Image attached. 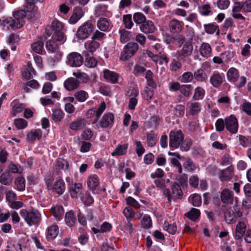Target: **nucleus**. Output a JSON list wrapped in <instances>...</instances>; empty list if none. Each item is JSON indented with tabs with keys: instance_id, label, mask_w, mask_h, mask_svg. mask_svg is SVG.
<instances>
[{
	"instance_id": "obj_32",
	"label": "nucleus",
	"mask_w": 251,
	"mask_h": 251,
	"mask_svg": "<svg viewBox=\"0 0 251 251\" xmlns=\"http://www.w3.org/2000/svg\"><path fill=\"white\" fill-rule=\"evenodd\" d=\"M64 87L68 91H72L79 86V82L74 77H70L64 83Z\"/></svg>"
},
{
	"instance_id": "obj_42",
	"label": "nucleus",
	"mask_w": 251,
	"mask_h": 251,
	"mask_svg": "<svg viewBox=\"0 0 251 251\" xmlns=\"http://www.w3.org/2000/svg\"><path fill=\"white\" fill-rule=\"evenodd\" d=\"M73 75L76 77V80L80 83H86L89 80L88 75L85 73L80 72H74Z\"/></svg>"
},
{
	"instance_id": "obj_10",
	"label": "nucleus",
	"mask_w": 251,
	"mask_h": 251,
	"mask_svg": "<svg viewBox=\"0 0 251 251\" xmlns=\"http://www.w3.org/2000/svg\"><path fill=\"white\" fill-rule=\"evenodd\" d=\"M53 39L48 40L46 47L49 51L55 54L54 61H59L62 58V53L60 51L58 44Z\"/></svg>"
},
{
	"instance_id": "obj_23",
	"label": "nucleus",
	"mask_w": 251,
	"mask_h": 251,
	"mask_svg": "<svg viewBox=\"0 0 251 251\" xmlns=\"http://www.w3.org/2000/svg\"><path fill=\"white\" fill-rule=\"evenodd\" d=\"M221 200L224 203H232L233 201V194L232 192L228 189H224L221 193Z\"/></svg>"
},
{
	"instance_id": "obj_2",
	"label": "nucleus",
	"mask_w": 251,
	"mask_h": 251,
	"mask_svg": "<svg viewBox=\"0 0 251 251\" xmlns=\"http://www.w3.org/2000/svg\"><path fill=\"white\" fill-rule=\"evenodd\" d=\"M66 29L63 24L58 20H54L50 25H48L45 29L46 34L48 36L52 35V39L57 41L66 40L65 34Z\"/></svg>"
},
{
	"instance_id": "obj_59",
	"label": "nucleus",
	"mask_w": 251,
	"mask_h": 251,
	"mask_svg": "<svg viewBox=\"0 0 251 251\" xmlns=\"http://www.w3.org/2000/svg\"><path fill=\"white\" fill-rule=\"evenodd\" d=\"M157 137L153 133H148L147 136V141L148 146L152 147L155 145L157 142Z\"/></svg>"
},
{
	"instance_id": "obj_19",
	"label": "nucleus",
	"mask_w": 251,
	"mask_h": 251,
	"mask_svg": "<svg viewBox=\"0 0 251 251\" xmlns=\"http://www.w3.org/2000/svg\"><path fill=\"white\" fill-rule=\"evenodd\" d=\"M22 76L26 79H30L37 75L36 72L32 67V64L28 62L27 65L23 67L22 71Z\"/></svg>"
},
{
	"instance_id": "obj_1",
	"label": "nucleus",
	"mask_w": 251,
	"mask_h": 251,
	"mask_svg": "<svg viewBox=\"0 0 251 251\" xmlns=\"http://www.w3.org/2000/svg\"><path fill=\"white\" fill-rule=\"evenodd\" d=\"M26 16L25 10H21L13 13V17L0 19V25L3 29H16L22 27L25 24V18Z\"/></svg>"
},
{
	"instance_id": "obj_30",
	"label": "nucleus",
	"mask_w": 251,
	"mask_h": 251,
	"mask_svg": "<svg viewBox=\"0 0 251 251\" xmlns=\"http://www.w3.org/2000/svg\"><path fill=\"white\" fill-rule=\"evenodd\" d=\"M87 183L89 189L91 190L93 193H94L97 187L99 184V179L98 176L95 175L90 176L88 178Z\"/></svg>"
},
{
	"instance_id": "obj_33",
	"label": "nucleus",
	"mask_w": 251,
	"mask_h": 251,
	"mask_svg": "<svg viewBox=\"0 0 251 251\" xmlns=\"http://www.w3.org/2000/svg\"><path fill=\"white\" fill-rule=\"evenodd\" d=\"M195 79L199 82L205 81L207 79V75L204 70L200 68L195 71L194 73Z\"/></svg>"
},
{
	"instance_id": "obj_55",
	"label": "nucleus",
	"mask_w": 251,
	"mask_h": 251,
	"mask_svg": "<svg viewBox=\"0 0 251 251\" xmlns=\"http://www.w3.org/2000/svg\"><path fill=\"white\" fill-rule=\"evenodd\" d=\"M120 34V41L123 43L128 42L130 38V33L129 31L125 29H122L119 31Z\"/></svg>"
},
{
	"instance_id": "obj_40",
	"label": "nucleus",
	"mask_w": 251,
	"mask_h": 251,
	"mask_svg": "<svg viewBox=\"0 0 251 251\" xmlns=\"http://www.w3.org/2000/svg\"><path fill=\"white\" fill-rule=\"evenodd\" d=\"M238 138L239 145L244 148H247L251 146V137L249 136H244L239 135L237 136Z\"/></svg>"
},
{
	"instance_id": "obj_47",
	"label": "nucleus",
	"mask_w": 251,
	"mask_h": 251,
	"mask_svg": "<svg viewBox=\"0 0 251 251\" xmlns=\"http://www.w3.org/2000/svg\"><path fill=\"white\" fill-rule=\"evenodd\" d=\"M205 92L204 89L201 87H197L194 90L193 99L195 100H201L203 99L205 96Z\"/></svg>"
},
{
	"instance_id": "obj_24",
	"label": "nucleus",
	"mask_w": 251,
	"mask_h": 251,
	"mask_svg": "<svg viewBox=\"0 0 251 251\" xmlns=\"http://www.w3.org/2000/svg\"><path fill=\"white\" fill-rule=\"evenodd\" d=\"M11 105L12 110L10 114L12 117H15L17 114L21 113L25 107L24 103L20 102L18 100H14L11 102Z\"/></svg>"
},
{
	"instance_id": "obj_62",
	"label": "nucleus",
	"mask_w": 251,
	"mask_h": 251,
	"mask_svg": "<svg viewBox=\"0 0 251 251\" xmlns=\"http://www.w3.org/2000/svg\"><path fill=\"white\" fill-rule=\"evenodd\" d=\"M123 21L125 26L126 28L131 29L133 25L131 15L130 14L124 15L123 17Z\"/></svg>"
},
{
	"instance_id": "obj_37",
	"label": "nucleus",
	"mask_w": 251,
	"mask_h": 251,
	"mask_svg": "<svg viewBox=\"0 0 251 251\" xmlns=\"http://www.w3.org/2000/svg\"><path fill=\"white\" fill-rule=\"evenodd\" d=\"M65 222L66 225L69 227L74 226L76 222V218L73 211H70L66 213Z\"/></svg>"
},
{
	"instance_id": "obj_6",
	"label": "nucleus",
	"mask_w": 251,
	"mask_h": 251,
	"mask_svg": "<svg viewBox=\"0 0 251 251\" xmlns=\"http://www.w3.org/2000/svg\"><path fill=\"white\" fill-rule=\"evenodd\" d=\"M184 136L180 130H171L169 134V146L171 150L177 149L183 141Z\"/></svg>"
},
{
	"instance_id": "obj_35",
	"label": "nucleus",
	"mask_w": 251,
	"mask_h": 251,
	"mask_svg": "<svg viewBox=\"0 0 251 251\" xmlns=\"http://www.w3.org/2000/svg\"><path fill=\"white\" fill-rule=\"evenodd\" d=\"M127 144L118 145L114 152L111 153L112 156H121L126 154L128 148Z\"/></svg>"
},
{
	"instance_id": "obj_12",
	"label": "nucleus",
	"mask_w": 251,
	"mask_h": 251,
	"mask_svg": "<svg viewBox=\"0 0 251 251\" xmlns=\"http://www.w3.org/2000/svg\"><path fill=\"white\" fill-rule=\"evenodd\" d=\"M247 220H240L238 221L235 226L234 238L236 240H241L247 231Z\"/></svg>"
},
{
	"instance_id": "obj_36",
	"label": "nucleus",
	"mask_w": 251,
	"mask_h": 251,
	"mask_svg": "<svg viewBox=\"0 0 251 251\" xmlns=\"http://www.w3.org/2000/svg\"><path fill=\"white\" fill-rule=\"evenodd\" d=\"M97 27L102 31H107L110 27V24L107 19L100 18L97 22Z\"/></svg>"
},
{
	"instance_id": "obj_39",
	"label": "nucleus",
	"mask_w": 251,
	"mask_h": 251,
	"mask_svg": "<svg viewBox=\"0 0 251 251\" xmlns=\"http://www.w3.org/2000/svg\"><path fill=\"white\" fill-rule=\"evenodd\" d=\"M52 114L51 115L52 119L55 122L61 121L64 117L63 111L59 108L52 109Z\"/></svg>"
},
{
	"instance_id": "obj_18",
	"label": "nucleus",
	"mask_w": 251,
	"mask_h": 251,
	"mask_svg": "<svg viewBox=\"0 0 251 251\" xmlns=\"http://www.w3.org/2000/svg\"><path fill=\"white\" fill-rule=\"evenodd\" d=\"M140 30L145 34L153 33L156 30L155 25L151 20H146L139 25Z\"/></svg>"
},
{
	"instance_id": "obj_54",
	"label": "nucleus",
	"mask_w": 251,
	"mask_h": 251,
	"mask_svg": "<svg viewBox=\"0 0 251 251\" xmlns=\"http://www.w3.org/2000/svg\"><path fill=\"white\" fill-rule=\"evenodd\" d=\"M133 20L136 24L141 25L146 21V16L142 13L136 12L133 15Z\"/></svg>"
},
{
	"instance_id": "obj_11",
	"label": "nucleus",
	"mask_w": 251,
	"mask_h": 251,
	"mask_svg": "<svg viewBox=\"0 0 251 251\" xmlns=\"http://www.w3.org/2000/svg\"><path fill=\"white\" fill-rule=\"evenodd\" d=\"M86 8L81 6H76L73 10L72 14L68 19L70 24H75L84 15Z\"/></svg>"
},
{
	"instance_id": "obj_28",
	"label": "nucleus",
	"mask_w": 251,
	"mask_h": 251,
	"mask_svg": "<svg viewBox=\"0 0 251 251\" xmlns=\"http://www.w3.org/2000/svg\"><path fill=\"white\" fill-rule=\"evenodd\" d=\"M201 55L204 58H208L211 56L212 49L211 46L208 43H202L199 49Z\"/></svg>"
},
{
	"instance_id": "obj_25",
	"label": "nucleus",
	"mask_w": 251,
	"mask_h": 251,
	"mask_svg": "<svg viewBox=\"0 0 251 251\" xmlns=\"http://www.w3.org/2000/svg\"><path fill=\"white\" fill-rule=\"evenodd\" d=\"M234 169L232 166H229L226 169L221 170L219 174V177L221 181L228 180L232 178Z\"/></svg>"
},
{
	"instance_id": "obj_46",
	"label": "nucleus",
	"mask_w": 251,
	"mask_h": 251,
	"mask_svg": "<svg viewBox=\"0 0 251 251\" xmlns=\"http://www.w3.org/2000/svg\"><path fill=\"white\" fill-rule=\"evenodd\" d=\"M25 180L24 177L19 176L15 180V184L16 186V189L20 191L25 190Z\"/></svg>"
},
{
	"instance_id": "obj_61",
	"label": "nucleus",
	"mask_w": 251,
	"mask_h": 251,
	"mask_svg": "<svg viewBox=\"0 0 251 251\" xmlns=\"http://www.w3.org/2000/svg\"><path fill=\"white\" fill-rule=\"evenodd\" d=\"M14 124L19 129L25 128L27 126V121L22 118L15 119L14 120Z\"/></svg>"
},
{
	"instance_id": "obj_15",
	"label": "nucleus",
	"mask_w": 251,
	"mask_h": 251,
	"mask_svg": "<svg viewBox=\"0 0 251 251\" xmlns=\"http://www.w3.org/2000/svg\"><path fill=\"white\" fill-rule=\"evenodd\" d=\"M225 79V75L223 73H220L215 71L210 77V82L215 88L219 87L223 83Z\"/></svg>"
},
{
	"instance_id": "obj_34",
	"label": "nucleus",
	"mask_w": 251,
	"mask_h": 251,
	"mask_svg": "<svg viewBox=\"0 0 251 251\" xmlns=\"http://www.w3.org/2000/svg\"><path fill=\"white\" fill-rule=\"evenodd\" d=\"M13 179V177L9 171H5L0 176V183L4 185H9Z\"/></svg>"
},
{
	"instance_id": "obj_45",
	"label": "nucleus",
	"mask_w": 251,
	"mask_h": 251,
	"mask_svg": "<svg viewBox=\"0 0 251 251\" xmlns=\"http://www.w3.org/2000/svg\"><path fill=\"white\" fill-rule=\"evenodd\" d=\"M216 130L218 132H222L226 128V117L225 119L222 118L218 119L215 122Z\"/></svg>"
},
{
	"instance_id": "obj_22",
	"label": "nucleus",
	"mask_w": 251,
	"mask_h": 251,
	"mask_svg": "<svg viewBox=\"0 0 251 251\" xmlns=\"http://www.w3.org/2000/svg\"><path fill=\"white\" fill-rule=\"evenodd\" d=\"M59 227L56 224H52L49 226L46 231V237L48 240L55 239L59 233Z\"/></svg>"
},
{
	"instance_id": "obj_14",
	"label": "nucleus",
	"mask_w": 251,
	"mask_h": 251,
	"mask_svg": "<svg viewBox=\"0 0 251 251\" xmlns=\"http://www.w3.org/2000/svg\"><path fill=\"white\" fill-rule=\"evenodd\" d=\"M114 121V115L111 112L106 113L100 119V125L102 128H111L113 125Z\"/></svg>"
},
{
	"instance_id": "obj_63",
	"label": "nucleus",
	"mask_w": 251,
	"mask_h": 251,
	"mask_svg": "<svg viewBox=\"0 0 251 251\" xmlns=\"http://www.w3.org/2000/svg\"><path fill=\"white\" fill-rule=\"evenodd\" d=\"M194 78V74L190 72L184 73L180 77V81L182 82H191Z\"/></svg>"
},
{
	"instance_id": "obj_41",
	"label": "nucleus",
	"mask_w": 251,
	"mask_h": 251,
	"mask_svg": "<svg viewBox=\"0 0 251 251\" xmlns=\"http://www.w3.org/2000/svg\"><path fill=\"white\" fill-rule=\"evenodd\" d=\"M152 76L153 73L151 70H148L146 72L145 77L147 80L148 86L152 88H156L157 86L156 83L153 79Z\"/></svg>"
},
{
	"instance_id": "obj_64",
	"label": "nucleus",
	"mask_w": 251,
	"mask_h": 251,
	"mask_svg": "<svg viewBox=\"0 0 251 251\" xmlns=\"http://www.w3.org/2000/svg\"><path fill=\"white\" fill-rule=\"evenodd\" d=\"M192 89V87L190 84L182 85H181L179 91L182 94L186 97H188L190 96Z\"/></svg>"
},
{
	"instance_id": "obj_53",
	"label": "nucleus",
	"mask_w": 251,
	"mask_h": 251,
	"mask_svg": "<svg viewBox=\"0 0 251 251\" xmlns=\"http://www.w3.org/2000/svg\"><path fill=\"white\" fill-rule=\"evenodd\" d=\"M163 229L164 230L167 231L168 233L171 234H175L177 230V226L176 224H168L167 222H165Z\"/></svg>"
},
{
	"instance_id": "obj_26",
	"label": "nucleus",
	"mask_w": 251,
	"mask_h": 251,
	"mask_svg": "<svg viewBox=\"0 0 251 251\" xmlns=\"http://www.w3.org/2000/svg\"><path fill=\"white\" fill-rule=\"evenodd\" d=\"M51 189L58 195L62 194L65 190V184L64 180L60 178L56 179Z\"/></svg>"
},
{
	"instance_id": "obj_5",
	"label": "nucleus",
	"mask_w": 251,
	"mask_h": 251,
	"mask_svg": "<svg viewBox=\"0 0 251 251\" xmlns=\"http://www.w3.org/2000/svg\"><path fill=\"white\" fill-rule=\"evenodd\" d=\"M171 190L172 191L169 189H166L163 192V195L167 198L166 202L169 204H171L172 200L179 199L182 195L180 186L177 182L174 183Z\"/></svg>"
},
{
	"instance_id": "obj_50",
	"label": "nucleus",
	"mask_w": 251,
	"mask_h": 251,
	"mask_svg": "<svg viewBox=\"0 0 251 251\" xmlns=\"http://www.w3.org/2000/svg\"><path fill=\"white\" fill-rule=\"evenodd\" d=\"M200 211L196 208H193L186 214V216L192 221H196L200 216Z\"/></svg>"
},
{
	"instance_id": "obj_51",
	"label": "nucleus",
	"mask_w": 251,
	"mask_h": 251,
	"mask_svg": "<svg viewBox=\"0 0 251 251\" xmlns=\"http://www.w3.org/2000/svg\"><path fill=\"white\" fill-rule=\"evenodd\" d=\"M31 47L35 52L40 54L43 52L44 44L42 41H38L32 43Z\"/></svg>"
},
{
	"instance_id": "obj_4",
	"label": "nucleus",
	"mask_w": 251,
	"mask_h": 251,
	"mask_svg": "<svg viewBox=\"0 0 251 251\" xmlns=\"http://www.w3.org/2000/svg\"><path fill=\"white\" fill-rule=\"evenodd\" d=\"M94 30V26L90 21H86L78 27L75 34L78 40H84L88 38Z\"/></svg>"
},
{
	"instance_id": "obj_27",
	"label": "nucleus",
	"mask_w": 251,
	"mask_h": 251,
	"mask_svg": "<svg viewBox=\"0 0 251 251\" xmlns=\"http://www.w3.org/2000/svg\"><path fill=\"white\" fill-rule=\"evenodd\" d=\"M82 191V185L80 183H75L71 185L70 193L73 198H77Z\"/></svg>"
},
{
	"instance_id": "obj_20",
	"label": "nucleus",
	"mask_w": 251,
	"mask_h": 251,
	"mask_svg": "<svg viewBox=\"0 0 251 251\" xmlns=\"http://www.w3.org/2000/svg\"><path fill=\"white\" fill-rule=\"evenodd\" d=\"M193 50V47L190 42H185L182 49L177 51L178 57L182 58L191 54Z\"/></svg>"
},
{
	"instance_id": "obj_57",
	"label": "nucleus",
	"mask_w": 251,
	"mask_h": 251,
	"mask_svg": "<svg viewBox=\"0 0 251 251\" xmlns=\"http://www.w3.org/2000/svg\"><path fill=\"white\" fill-rule=\"evenodd\" d=\"M192 145V141L190 139L186 138L184 139L183 141L180 144V149L182 151H188Z\"/></svg>"
},
{
	"instance_id": "obj_3",
	"label": "nucleus",
	"mask_w": 251,
	"mask_h": 251,
	"mask_svg": "<svg viewBox=\"0 0 251 251\" xmlns=\"http://www.w3.org/2000/svg\"><path fill=\"white\" fill-rule=\"evenodd\" d=\"M20 214L29 226L38 224L41 220L40 213L37 209L34 208L29 210L21 209Z\"/></svg>"
},
{
	"instance_id": "obj_44",
	"label": "nucleus",
	"mask_w": 251,
	"mask_h": 251,
	"mask_svg": "<svg viewBox=\"0 0 251 251\" xmlns=\"http://www.w3.org/2000/svg\"><path fill=\"white\" fill-rule=\"evenodd\" d=\"M81 200L86 206H90L94 202V200L90 194L87 192L81 197Z\"/></svg>"
},
{
	"instance_id": "obj_52",
	"label": "nucleus",
	"mask_w": 251,
	"mask_h": 251,
	"mask_svg": "<svg viewBox=\"0 0 251 251\" xmlns=\"http://www.w3.org/2000/svg\"><path fill=\"white\" fill-rule=\"evenodd\" d=\"M189 201L194 206H199L201 204V199L200 195L195 194L189 197Z\"/></svg>"
},
{
	"instance_id": "obj_21",
	"label": "nucleus",
	"mask_w": 251,
	"mask_h": 251,
	"mask_svg": "<svg viewBox=\"0 0 251 251\" xmlns=\"http://www.w3.org/2000/svg\"><path fill=\"white\" fill-rule=\"evenodd\" d=\"M103 73V77L107 82L113 84L118 83L119 78L118 73L107 69L104 70Z\"/></svg>"
},
{
	"instance_id": "obj_16",
	"label": "nucleus",
	"mask_w": 251,
	"mask_h": 251,
	"mask_svg": "<svg viewBox=\"0 0 251 251\" xmlns=\"http://www.w3.org/2000/svg\"><path fill=\"white\" fill-rule=\"evenodd\" d=\"M184 23L176 19H173L169 24L170 31L173 33H178L181 32L184 26Z\"/></svg>"
},
{
	"instance_id": "obj_13",
	"label": "nucleus",
	"mask_w": 251,
	"mask_h": 251,
	"mask_svg": "<svg viewBox=\"0 0 251 251\" xmlns=\"http://www.w3.org/2000/svg\"><path fill=\"white\" fill-rule=\"evenodd\" d=\"M43 131L40 128H33L29 131L26 134V140L28 143H34L41 139Z\"/></svg>"
},
{
	"instance_id": "obj_56",
	"label": "nucleus",
	"mask_w": 251,
	"mask_h": 251,
	"mask_svg": "<svg viewBox=\"0 0 251 251\" xmlns=\"http://www.w3.org/2000/svg\"><path fill=\"white\" fill-rule=\"evenodd\" d=\"M107 11V6L103 4H100L95 8V14L98 16L104 15Z\"/></svg>"
},
{
	"instance_id": "obj_49",
	"label": "nucleus",
	"mask_w": 251,
	"mask_h": 251,
	"mask_svg": "<svg viewBox=\"0 0 251 251\" xmlns=\"http://www.w3.org/2000/svg\"><path fill=\"white\" fill-rule=\"evenodd\" d=\"M200 13L204 16H207L212 14L211 7L209 4L206 3L199 7Z\"/></svg>"
},
{
	"instance_id": "obj_9",
	"label": "nucleus",
	"mask_w": 251,
	"mask_h": 251,
	"mask_svg": "<svg viewBox=\"0 0 251 251\" xmlns=\"http://www.w3.org/2000/svg\"><path fill=\"white\" fill-rule=\"evenodd\" d=\"M239 128L238 121L234 115L226 117V129L230 134H235Z\"/></svg>"
},
{
	"instance_id": "obj_31",
	"label": "nucleus",
	"mask_w": 251,
	"mask_h": 251,
	"mask_svg": "<svg viewBox=\"0 0 251 251\" xmlns=\"http://www.w3.org/2000/svg\"><path fill=\"white\" fill-rule=\"evenodd\" d=\"M84 46L88 52L92 53L100 48V44L98 41L91 39L85 43Z\"/></svg>"
},
{
	"instance_id": "obj_48",
	"label": "nucleus",
	"mask_w": 251,
	"mask_h": 251,
	"mask_svg": "<svg viewBox=\"0 0 251 251\" xmlns=\"http://www.w3.org/2000/svg\"><path fill=\"white\" fill-rule=\"evenodd\" d=\"M75 98L78 101L82 102L85 101L88 98V94L85 91L80 90L76 92L74 95Z\"/></svg>"
},
{
	"instance_id": "obj_43",
	"label": "nucleus",
	"mask_w": 251,
	"mask_h": 251,
	"mask_svg": "<svg viewBox=\"0 0 251 251\" xmlns=\"http://www.w3.org/2000/svg\"><path fill=\"white\" fill-rule=\"evenodd\" d=\"M142 227L145 229H149L152 226V220L150 216L144 215L141 222Z\"/></svg>"
},
{
	"instance_id": "obj_58",
	"label": "nucleus",
	"mask_w": 251,
	"mask_h": 251,
	"mask_svg": "<svg viewBox=\"0 0 251 251\" xmlns=\"http://www.w3.org/2000/svg\"><path fill=\"white\" fill-rule=\"evenodd\" d=\"M153 94V90L147 86L145 87L142 93L143 97L146 100H150L152 99Z\"/></svg>"
},
{
	"instance_id": "obj_17",
	"label": "nucleus",
	"mask_w": 251,
	"mask_h": 251,
	"mask_svg": "<svg viewBox=\"0 0 251 251\" xmlns=\"http://www.w3.org/2000/svg\"><path fill=\"white\" fill-rule=\"evenodd\" d=\"M187 110L186 115H198L201 109V103L198 102L189 101L187 103Z\"/></svg>"
},
{
	"instance_id": "obj_29",
	"label": "nucleus",
	"mask_w": 251,
	"mask_h": 251,
	"mask_svg": "<svg viewBox=\"0 0 251 251\" xmlns=\"http://www.w3.org/2000/svg\"><path fill=\"white\" fill-rule=\"evenodd\" d=\"M226 76L229 82L233 83L237 82L239 77V71L234 67H231L227 71Z\"/></svg>"
},
{
	"instance_id": "obj_8",
	"label": "nucleus",
	"mask_w": 251,
	"mask_h": 251,
	"mask_svg": "<svg viewBox=\"0 0 251 251\" xmlns=\"http://www.w3.org/2000/svg\"><path fill=\"white\" fill-rule=\"evenodd\" d=\"M83 62L82 56L77 52L70 53L67 56L66 64L72 67L80 66Z\"/></svg>"
},
{
	"instance_id": "obj_60",
	"label": "nucleus",
	"mask_w": 251,
	"mask_h": 251,
	"mask_svg": "<svg viewBox=\"0 0 251 251\" xmlns=\"http://www.w3.org/2000/svg\"><path fill=\"white\" fill-rule=\"evenodd\" d=\"M225 219L226 223L229 224L235 222L232 208L227 209L225 212Z\"/></svg>"
},
{
	"instance_id": "obj_7",
	"label": "nucleus",
	"mask_w": 251,
	"mask_h": 251,
	"mask_svg": "<svg viewBox=\"0 0 251 251\" xmlns=\"http://www.w3.org/2000/svg\"><path fill=\"white\" fill-rule=\"evenodd\" d=\"M139 49V46L136 43L129 42L124 48L121 53L120 58L126 60L133 56Z\"/></svg>"
},
{
	"instance_id": "obj_38",
	"label": "nucleus",
	"mask_w": 251,
	"mask_h": 251,
	"mask_svg": "<svg viewBox=\"0 0 251 251\" xmlns=\"http://www.w3.org/2000/svg\"><path fill=\"white\" fill-rule=\"evenodd\" d=\"M52 214L58 220H60L64 213V209L62 206H52L50 209Z\"/></svg>"
}]
</instances>
